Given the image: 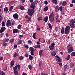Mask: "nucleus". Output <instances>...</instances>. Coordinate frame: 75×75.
I'll list each match as a JSON object with an SVG mask.
<instances>
[{
  "label": "nucleus",
  "mask_w": 75,
  "mask_h": 75,
  "mask_svg": "<svg viewBox=\"0 0 75 75\" xmlns=\"http://www.w3.org/2000/svg\"><path fill=\"white\" fill-rule=\"evenodd\" d=\"M54 13L52 12L51 14H50L49 16V19L51 23H54Z\"/></svg>",
  "instance_id": "obj_1"
},
{
  "label": "nucleus",
  "mask_w": 75,
  "mask_h": 75,
  "mask_svg": "<svg viewBox=\"0 0 75 75\" xmlns=\"http://www.w3.org/2000/svg\"><path fill=\"white\" fill-rule=\"evenodd\" d=\"M35 10L34 9H29L28 10V12L29 16H33V14L34 13Z\"/></svg>",
  "instance_id": "obj_2"
},
{
  "label": "nucleus",
  "mask_w": 75,
  "mask_h": 75,
  "mask_svg": "<svg viewBox=\"0 0 75 75\" xmlns=\"http://www.w3.org/2000/svg\"><path fill=\"white\" fill-rule=\"evenodd\" d=\"M75 21L74 20H71L70 21V23L69 24V25L71 26V28H74L75 25L74 24H75Z\"/></svg>",
  "instance_id": "obj_3"
},
{
  "label": "nucleus",
  "mask_w": 75,
  "mask_h": 75,
  "mask_svg": "<svg viewBox=\"0 0 75 75\" xmlns=\"http://www.w3.org/2000/svg\"><path fill=\"white\" fill-rule=\"evenodd\" d=\"M30 7L32 8H33L32 9H33V10L35 9V5L34 2H33L31 3Z\"/></svg>",
  "instance_id": "obj_4"
},
{
  "label": "nucleus",
  "mask_w": 75,
  "mask_h": 75,
  "mask_svg": "<svg viewBox=\"0 0 75 75\" xmlns=\"http://www.w3.org/2000/svg\"><path fill=\"white\" fill-rule=\"evenodd\" d=\"M11 23L10 20H8L6 22V26L9 27L10 26H11Z\"/></svg>",
  "instance_id": "obj_5"
},
{
  "label": "nucleus",
  "mask_w": 75,
  "mask_h": 75,
  "mask_svg": "<svg viewBox=\"0 0 75 75\" xmlns=\"http://www.w3.org/2000/svg\"><path fill=\"white\" fill-rule=\"evenodd\" d=\"M6 29L5 28V27L2 26L0 30V33H3L5 31Z\"/></svg>",
  "instance_id": "obj_6"
},
{
  "label": "nucleus",
  "mask_w": 75,
  "mask_h": 75,
  "mask_svg": "<svg viewBox=\"0 0 75 75\" xmlns=\"http://www.w3.org/2000/svg\"><path fill=\"white\" fill-rule=\"evenodd\" d=\"M74 50V48L73 47H70L68 50V53L69 54H70L71 52H72L73 51V50Z\"/></svg>",
  "instance_id": "obj_7"
},
{
  "label": "nucleus",
  "mask_w": 75,
  "mask_h": 75,
  "mask_svg": "<svg viewBox=\"0 0 75 75\" xmlns=\"http://www.w3.org/2000/svg\"><path fill=\"white\" fill-rule=\"evenodd\" d=\"M13 18L14 19H18V14L17 13H16L13 15Z\"/></svg>",
  "instance_id": "obj_8"
},
{
  "label": "nucleus",
  "mask_w": 75,
  "mask_h": 75,
  "mask_svg": "<svg viewBox=\"0 0 75 75\" xmlns=\"http://www.w3.org/2000/svg\"><path fill=\"white\" fill-rule=\"evenodd\" d=\"M33 47H34V48L35 49H37V48H41V45H37L34 46Z\"/></svg>",
  "instance_id": "obj_9"
},
{
  "label": "nucleus",
  "mask_w": 75,
  "mask_h": 75,
  "mask_svg": "<svg viewBox=\"0 0 75 75\" xmlns=\"http://www.w3.org/2000/svg\"><path fill=\"white\" fill-rule=\"evenodd\" d=\"M14 62H15V61H12L10 63L11 67H13V66H14Z\"/></svg>",
  "instance_id": "obj_10"
},
{
  "label": "nucleus",
  "mask_w": 75,
  "mask_h": 75,
  "mask_svg": "<svg viewBox=\"0 0 75 75\" xmlns=\"http://www.w3.org/2000/svg\"><path fill=\"white\" fill-rule=\"evenodd\" d=\"M55 10L56 12H58V11H59V6H56L55 8Z\"/></svg>",
  "instance_id": "obj_11"
},
{
  "label": "nucleus",
  "mask_w": 75,
  "mask_h": 75,
  "mask_svg": "<svg viewBox=\"0 0 75 75\" xmlns=\"http://www.w3.org/2000/svg\"><path fill=\"white\" fill-rule=\"evenodd\" d=\"M13 33H18V30L17 29H14L13 30Z\"/></svg>",
  "instance_id": "obj_12"
},
{
  "label": "nucleus",
  "mask_w": 75,
  "mask_h": 75,
  "mask_svg": "<svg viewBox=\"0 0 75 75\" xmlns=\"http://www.w3.org/2000/svg\"><path fill=\"white\" fill-rule=\"evenodd\" d=\"M13 8H14V6H11L9 8L8 10L10 12H11L12 10H13Z\"/></svg>",
  "instance_id": "obj_13"
},
{
  "label": "nucleus",
  "mask_w": 75,
  "mask_h": 75,
  "mask_svg": "<svg viewBox=\"0 0 75 75\" xmlns=\"http://www.w3.org/2000/svg\"><path fill=\"white\" fill-rule=\"evenodd\" d=\"M51 55L52 56H55V55H56V51H54L53 52L51 53Z\"/></svg>",
  "instance_id": "obj_14"
},
{
  "label": "nucleus",
  "mask_w": 75,
  "mask_h": 75,
  "mask_svg": "<svg viewBox=\"0 0 75 75\" xmlns=\"http://www.w3.org/2000/svg\"><path fill=\"white\" fill-rule=\"evenodd\" d=\"M70 30V27L69 26H67L65 28V30L69 31Z\"/></svg>",
  "instance_id": "obj_15"
},
{
  "label": "nucleus",
  "mask_w": 75,
  "mask_h": 75,
  "mask_svg": "<svg viewBox=\"0 0 75 75\" xmlns=\"http://www.w3.org/2000/svg\"><path fill=\"white\" fill-rule=\"evenodd\" d=\"M69 30H65L64 33L65 34H69Z\"/></svg>",
  "instance_id": "obj_16"
},
{
  "label": "nucleus",
  "mask_w": 75,
  "mask_h": 75,
  "mask_svg": "<svg viewBox=\"0 0 75 75\" xmlns=\"http://www.w3.org/2000/svg\"><path fill=\"white\" fill-rule=\"evenodd\" d=\"M4 11H5L6 12H7L8 11V7H6L4 9Z\"/></svg>",
  "instance_id": "obj_17"
},
{
  "label": "nucleus",
  "mask_w": 75,
  "mask_h": 75,
  "mask_svg": "<svg viewBox=\"0 0 75 75\" xmlns=\"http://www.w3.org/2000/svg\"><path fill=\"white\" fill-rule=\"evenodd\" d=\"M3 41L4 42H7L9 41V39L8 38H5L3 39Z\"/></svg>",
  "instance_id": "obj_18"
},
{
  "label": "nucleus",
  "mask_w": 75,
  "mask_h": 75,
  "mask_svg": "<svg viewBox=\"0 0 75 75\" xmlns=\"http://www.w3.org/2000/svg\"><path fill=\"white\" fill-rule=\"evenodd\" d=\"M29 58L30 61H31L33 60V57L31 55H30L29 56Z\"/></svg>",
  "instance_id": "obj_19"
},
{
  "label": "nucleus",
  "mask_w": 75,
  "mask_h": 75,
  "mask_svg": "<svg viewBox=\"0 0 75 75\" xmlns=\"http://www.w3.org/2000/svg\"><path fill=\"white\" fill-rule=\"evenodd\" d=\"M14 74L15 75H18V71L17 70H14L13 71Z\"/></svg>",
  "instance_id": "obj_20"
},
{
  "label": "nucleus",
  "mask_w": 75,
  "mask_h": 75,
  "mask_svg": "<svg viewBox=\"0 0 75 75\" xmlns=\"http://www.w3.org/2000/svg\"><path fill=\"white\" fill-rule=\"evenodd\" d=\"M42 52H43L42 50H41L39 51V55H40V56H42Z\"/></svg>",
  "instance_id": "obj_21"
},
{
  "label": "nucleus",
  "mask_w": 75,
  "mask_h": 75,
  "mask_svg": "<svg viewBox=\"0 0 75 75\" xmlns=\"http://www.w3.org/2000/svg\"><path fill=\"white\" fill-rule=\"evenodd\" d=\"M44 20L45 22H47L48 21V16H45L44 18Z\"/></svg>",
  "instance_id": "obj_22"
},
{
  "label": "nucleus",
  "mask_w": 75,
  "mask_h": 75,
  "mask_svg": "<svg viewBox=\"0 0 75 75\" xmlns=\"http://www.w3.org/2000/svg\"><path fill=\"white\" fill-rule=\"evenodd\" d=\"M70 67L71 68H73L74 67V63L73 62H71L70 64Z\"/></svg>",
  "instance_id": "obj_23"
},
{
  "label": "nucleus",
  "mask_w": 75,
  "mask_h": 75,
  "mask_svg": "<svg viewBox=\"0 0 75 75\" xmlns=\"http://www.w3.org/2000/svg\"><path fill=\"white\" fill-rule=\"evenodd\" d=\"M24 58V57L23 56H21L20 57H19V60H23V59Z\"/></svg>",
  "instance_id": "obj_24"
},
{
  "label": "nucleus",
  "mask_w": 75,
  "mask_h": 75,
  "mask_svg": "<svg viewBox=\"0 0 75 75\" xmlns=\"http://www.w3.org/2000/svg\"><path fill=\"white\" fill-rule=\"evenodd\" d=\"M54 46H52L50 45V46H49V48L50 49V50L52 51V50L54 49Z\"/></svg>",
  "instance_id": "obj_25"
},
{
  "label": "nucleus",
  "mask_w": 75,
  "mask_h": 75,
  "mask_svg": "<svg viewBox=\"0 0 75 75\" xmlns=\"http://www.w3.org/2000/svg\"><path fill=\"white\" fill-rule=\"evenodd\" d=\"M34 48L33 47H30L29 48V50L31 51H34Z\"/></svg>",
  "instance_id": "obj_26"
},
{
  "label": "nucleus",
  "mask_w": 75,
  "mask_h": 75,
  "mask_svg": "<svg viewBox=\"0 0 75 75\" xmlns=\"http://www.w3.org/2000/svg\"><path fill=\"white\" fill-rule=\"evenodd\" d=\"M24 47L26 49H28L29 48V47L28 46V45H24Z\"/></svg>",
  "instance_id": "obj_27"
},
{
  "label": "nucleus",
  "mask_w": 75,
  "mask_h": 75,
  "mask_svg": "<svg viewBox=\"0 0 75 75\" xmlns=\"http://www.w3.org/2000/svg\"><path fill=\"white\" fill-rule=\"evenodd\" d=\"M67 68L68 65L67 64H66L64 66V68L65 71H66V70H67Z\"/></svg>",
  "instance_id": "obj_28"
},
{
  "label": "nucleus",
  "mask_w": 75,
  "mask_h": 75,
  "mask_svg": "<svg viewBox=\"0 0 75 75\" xmlns=\"http://www.w3.org/2000/svg\"><path fill=\"white\" fill-rule=\"evenodd\" d=\"M66 1H63L62 3V5L63 6H65L67 4V3Z\"/></svg>",
  "instance_id": "obj_29"
},
{
  "label": "nucleus",
  "mask_w": 75,
  "mask_h": 75,
  "mask_svg": "<svg viewBox=\"0 0 75 75\" xmlns=\"http://www.w3.org/2000/svg\"><path fill=\"white\" fill-rule=\"evenodd\" d=\"M21 25H18L17 28L18 30H20L21 28Z\"/></svg>",
  "instance_id": "obj_30"
},
{
  "label": "nucleus",
  "mask_w": 75,
  "mask_h": 75,
  "mask_svg": "<svg viewBox=\"0 0 75 75\" xmlns=\"http://www.w3.org/2000/svg\"><path fill=\"white\" fill-rule=\"evenodd\" d=\"M17 66H15L13 68V71H17Z\"/></svg>",
  "instance_id": "obj_31"
},
{
  "label": "nucleus",
  "mask_w": 75,
  "mask_h": 75,
  "mask_svg": "<svg viewBox=\"0 0 75 75\" xmlns=\"http://www.w3.org/2000/svg\"><path fill=\"white\" fill-rule=\"evenodd\" d=\"M48 7L47 6H46L44 8V10L45 11H47V10H48Z\"/></svg>",
  "instance_id": "obj_32"
},
{
  "label": "nucleus",
  "mask_w": 75,
  "mask_h": 75,
  "mask_svg": "<svg viewBox=\"0 0 75 75\" xmlns=\"http://www.w3.org/2000/svg\"><path fill=\"white\" fill-rule=\"evenodd\" d=\"M29 56V54H28V53H26L24 55V56L25 57H28Z\"/></svg>",
  "instance_id": "obj_33"
},
{
  "label": "nucleus",
  "mask_w": 75,
  "mask_h": 75,
  "mask_svg": "<svg viewBox=\"0 0 75 75\" xmlns=\"http://www.w3.org/2000/svg\"><path fill=\"white\" fill-rule=\"evenodd\" d=\"M7 43H6L5 42H4L2 43V45L4 46V47H6L7 46Z\"/></svg>",
  "instance_id": "obj_34"
},
{
  "label": "nucleus",
  "mask_w": 75,
  "mask_h": 75,
  "mask_svg": "<svg viewBox=\"0 0 75 75\" xmlns=\"http://www.w3.org/2000/svg\"><path fill=\"white\" fill-rule=\"evenodd\" d=\"M71 56H72L73 57H74V56H75V52H72L71 54Z\"/></svg>",
  "instance_id": "obj_35"
},
{
  "label": "nucleus",
  "mask_w": 75,
  "mask_h": 75,
  "mask_svg": "<svg viewBox=\"0 0 75 75\" xmlns=\"http://www.w3.org/2000/svg\"><path fill=\"white\" fill-rule=\"evenodd\" d=\"M52 1L53 3L54 4H57V1L56 0H52Z\"/></svg>",
  "instance_id": "obj_36"
},
{
  "label": "nucleus",
  "mask_w": 75,
  "mask_h": 75,
  "mask_svg": "<svg viewBox=\"0 0 75 75\" xmlns=\"http://www.w3.org/2000/svg\"><path fill=\"white\" fill-rule=\"evenodd\" d=\"M35 35H36V33H35L33 34V38L34 39H35L36 38V37H35Z\"/></svg>",
  "instance_id": "obj_37"
},
{
  "label": "nucleus",
  "mask_w": 75,
  "mask_h": 75,
  "mask_svg": "<svg viewBox=\"0 0 75 75\" xmlns=\"http://www.w3.org/2000/svg\"><path fill=\"white\" fill-rule=\"evenodd\" d=\"M1 24L2 26H5V25H6V23H5L4 21H3L1 23Z\"/></svg>",
  "instance_id": "obj_38"
},
{
  "label": "nucleus",
  "mask_w": 75,
  "mask_h": 75,
  "mask_svg": "<svg viewBox=\"0 0 75 75\" xmlns=\"http://www.w3.org/2000/svg\"><path fill=\"white\" fill-rule=\"evenodd\" d=\"M42 19V17L40 16V17L38 18V21H40V20H41Z\"/></svg>",
  "instance_id": "obj_39"
},
{
  "label": "nucleus",
  "mask_w": 75,
  "mask_h": 75,
  "mask_svg": "<svg viewBox=\"0 0 75 75\" xmlns=\"http://www.w3.org/2000/svg\"><path fill=\"white\" fill-rule=\"evenodd\" d=\"M20 9H21V10H24V7L22 6H20Z\"/></svg>",
  "instance_id": "obj_40"
},
{
  "label": "nucleus",
  "mask_w": 75,
  "mask_h": 75,
  "mask_svg": "<svg viewBox=\"0 0 75 75\" xmlns=\"http://www.w3.org/2000/svg\"><path fill=\"white\" fill-rule=\"evenodd\" d=\"M48 25L50 28H52V25L50 23L48 24Z\"/></svg>",
  "instance_id": "obj_41"
},
{
  "label": "nucleus",
  "mask_w": 75,
  "mask_h": 75,
  "mask_svg": "<svg viewBox=\"0 0 75 75\" xmlns=\"http://www.w3.org/2000/svg\"><path fill=\"white\" fill-rule=\"evenodd\" d=\"M18 44H22V40H19L18 41Z\"/></svg>",
  "instance_id": "obj_42"
},
{
  "label": "nucleus",
  "mask_w": 75,
  "mask_h": 75,
  "mask_svg": "<svg viewBox=\"0 0 75 75\" xmlns=\"http://www.w3.org/2000/svg\"><path fill=\"white\" fill-rule=\"evenodd\" d=\"M55 57L57 58V59H56V60H59V59H60V57L58 56V55L56 56Z\"/></svg>",
  "instance_id": "obj_43"
},
{
  "label": "nucleus",
  "mask_w": 75,
  "mask_h": 75,
  "mask_svg": "<svg viewBox=\"0 0 75 75\" xmlns=\"http://www.w3.org/2000/svg\"><path fill=\"white\" fill-rule=\"evenodd\" d=\"M28 68L30 70H31V69H32V66L31 65H29L28 66Z\"/></svg>",
  "instance_id": "obj_44"
},
{
  "label": "nucleus",
  "mask_w": 75,
  "mask_h": 75,
  "mask_svg": "<svg viewBox=\"0 0 75 75\" xmlns=\"http://www.w3.org/2000/svg\"><path fill=\"white\" fill-rule=\"evenodd\" d=\"M17 67H18V69L19 70L20 69V68H21L20 67V65L19 64H18Z\"/></svg>",
  "instance_id": "obj_45"
},
{
  "label": "nucleus",
  "mask_w": 75,
  "mask_h": 75,
  "mask_svg": "<svg viewBox=\"0 0 75 75\" xmlns=\"http://www.w3.org/2000/svg\"><path fill=\"white\" fill-rule=\"evenodd\" d=\"M59 9L61 11H62V6H61L59 7Z\"/></svg>",
  "instance_id": "obj_46"
},
{
  "label": "nucleus",
  "mask_w": 75,
  "mask_h": 75,
  "mask_svg": "<svg viewBox=\"0 0 75 75\" xmlns=\"http://www.w3.org/2000/svg\"><path fill=\"white\" fill-rule=\"evenodd\" d=\"M18 56V54L17 53H15L13 54V57H16Z\"/></svg>",
  "instance_id": "obj_47"
},
{
  "label": "nucleus",
  "mask_w": 75,
  "mask_h": 75,
  "mask_svg": "<svg viewBox=\"0 0 75 75\" xmlns=\"http://www.w3.org/2000/svg\"><path fill=\"white\" fill-rule=\"evenodd\" d=\"M71 57L70 55H69L67 56V60H69Z\"/></svg>",
  "instance_id": "obj_48"
},
{
  "label": "nucleus",
  "mask_w": 75,
  "mask_h": 75,
  "mask_svg": "<svg viewBox=\"0 0 75 75\" xmlns=\"http://www.w3.org/2000/svg\"><path fill=\"white\" fill-rule=\"evenodd\" d=\"M67 47H68V48H71V47H72V45H71L70 44H69L67 46Z\"/></svg>",
  "instance_id": "obj_49"
},
{
  "label": "nucleus",
  "mask_w": 75,
  "mask_h": 75,
  "mask_svg": "<svg viewBox=\"0 0 75 75\" xmlns=\"http://www.w3.org/2000/svg\"><path fill=\"white\" fill-rule=\"evenodd\" d=\"M14 41V39H11L10 40V42L11 43H13V42Z\"/></svg>",
  "instance_id": "obj_50"
},
{
  "label": "nucleus",
  "mask_w": 75,
  "mask_h": 75,
  "mask_svg": "<svg viewBox=\"0 0 75 75\" xmlns=\"http://www.w3.org/2000/svg\"><path fill=\"white\" fill-rule=\"evenodd\" d=\"M30 54L31 55H34V51H31L30 52Z\"/></svg>",
  "instance_id": "obj_51"
},
{
  "label": "nucleus",
  "mask_w": 75,
  "mask_h": 75,
  "mask_svg": "<svg viewBox=\"0 0 75 75\" xmlns=\"http://www.w3.org/2000/svg\"><path fill=\"white\" fill-rule=\"evenodd\" d=\"M42 64V62H41V61H39V62L38 66H40Z\"/></svg>",
  "instance_id": "obj_52"
},
{
  "label": "nucleus",
  "mask_w": 75,
  "mask_h": 75,
  "mask_svg": "<svg viewBox=\"0 0 75 75\" xmlns=\"http://www.w3.org/2000/svg\"><path fill=\"white\" fill-rule=\"evenodd\" d=\"M51 46H52V47H54L55 46V43L54 42H53L52 43Z\"/></svg>",
  "instance_id": "obj_53"
},
{
  "label": "nucleus",
  "mask_w": 75,
  "mask_h": 75,
  "mask_svg": "<svg viewBox=\"0 0 75 75\" xmlns=\"http://www.w3.org/2000/svg\"><path fill=\"white\" fill-rule=\"evenodd\" d=\"M2 19H3V18L1 17V15H0V23L2 21Z\"/></svg>",
  "instance_id": "obj_54"
},
{
  "label": "nucleus",
  "mask_w": 75,
  "mask_h": 75,
  "mask_svg": "<svg viewBox=\"0 0 75 75\" xmlns=\"http://www.w3.org/2000/svg\"><path fill=\"white\" fill-rule=\"evenodd\" d=\"M31 20V18L30 17L27 20L28 21H30Z\"/></svg>",
  "instance_id": "obj_55"
},
{
  "label": "nucleus",
  "mask_w": 75,
  "mask_h": 75,
  "mask_svg": "<svg viewBox=\"0 0 75 75\" xmlns=\"http://www.w3.org/2000/svg\"><path fill=\"white\" fill-rule=\"evenodd\" d=\"M41 75H48V74H44V73L42 72L41 73Z\"/></svg>",
  "instance_id": "obj_56"
},
{
  "label": "nucleus",
  "mask_w": 75,
  "mask_h": 75,
  "mask_svg": "<svg viewBox=\"0 0 75 75\" xmlns=\"http://www.w3.org/2000/svg\"><path fill=\"white\" fill-rule=\"evenodd\" d=\"M58 64L59 65L60 67H62V64L61 63H59Z\"/></svg>",
  "instance_id": "obj_57"
},
{
  "label": "nucleus",
  "mask_w": 75,
  "mask_h": 75,
  "mask_svg": "<svg viewBox=\"0 0 75 75\" xmlns=\"http://www.w3.org/2000/svg\"><path fill=\"white\" fill-rule=\"evenodd\" d=\"M36 30L37 31H40L41 30V28H37Z\"/></svg>",
  "instance_id": "obj_58"
},
{
  "label": "nucleus",
  "mask_w": 75,
  "mask_h": 75,
  "mask_svg": "<svg viewBox=\"0 0 75 75\" xmlns=\"http://www.w3.org/2000/svg\"><path fill=\"white\" fill-rule=\"evenodd\" d=\"M51 43V41L50 40H48L47 42V44H50V43Z\"/></svg>",
  "instance_id": "obj_59"
},
{
  "label": "nucleus",
  "mask_w": 75,
  "mask_h": 75,
  "mask_svg": "<svg viewBox=\"0 0 75 75\" xmlns=\"http://www.w3.org/2000/svg\"><path fill=\"white\" fill-rule=\"evenodd\" d=\"M45 4H48V1H45Z\"/></svg>",
  "instance_id": "obj_60"
},
{
  "label": "nucleus",
  "mask_w": 75,
  "mask_h": 75,
  "mask_svg": "<svg viewBox=\"0 0 75 75\" xmlns=\"http://www.w3.org/2000/svg\"><path fill=\"white\" fill-rule=\"evenodd\" d=\"M61 14L62 15H64L65 14V13H64V11H62V12H61Z\"/></svg>",
  "instance_id": "obj_61"
},
{
  "label": "nucleus",
  "mask_w": 75,
  "mask_h": 75,
  "mask_svg": "<svg viewBox=\"0 0 75 75\" xmlns=\"http://www.w3.org/2000/svg\"><path fill=\"white\" fill-rule=\"evenodd\" d=\"M25 1V0H22V3H24Z\"/></svg>",
  "instance_id": "obj_62"
},
{
  "label": "nucleus",
  "mask_w": 75,
  "mask_h": 75,
  "mask_svg": "<svg viewBox=\"0 0 75 75\" xmlns=\"http://www.w3.org/2000/svg\"><path fill=\"white\" fill-rule=\"evenodd\" d=\"M14 24H15V23L13 22L11 23V25H14Z\"/></svg>",
  "instance_id": "obj_63"
},
{
  "label": "nucleus",
  "mask_w": 75,
  "mask_h": 75,
  "mask_svg": "<svg viewBox=\"0 0 75 75\" xmlns=\"http://www.w3.org/2000/svg\"><path fill=\"white\" fill-rule=\"evenodd\" d=\"M1 75H5V73L4 72V73H1Z\"/></svg>",
  "instance_id": "obj_64"
}]
</instances>
